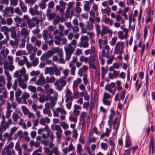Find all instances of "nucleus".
<instances>
[{
  "label": "nucleus",
  "mask_w": 155,
  "mask_h": 155,
  "mask_svg": "<svg viewBox=\"0 0 155 155\" xmlns=\"http://www.w3.org/2000/svg\"><path fill=\"white\" fill-rule=\"evenodd\" d=\"M39 63V60L38 58H35L32 61V64L34 66H35Z\"/></svg>",
  "instance_id": "864d4df0"
},
{
  "label": "nucleus",
  "mask_w": 155,
  "mask_h": 155,
  "mask_svg": "<svg viewBox=\"0 0 155 155\" xmlns=\"http://www.w3.org/2000/svg\"><path fill=\"white\" fill-rule=\"evenodd\" d=\"M40 73V71H33L30 72V74L31 76H37Z\"/></svg>",
  "instance_id": "0e129e2a"
},
{
  "label": "nucleus",
  "mask_w": 155,
  "mask_h": 155,
  "mask_svg": "<svg viewBox=\"0 0 155 155\" xmlns=\"http://www.w3.org/2000/svg\"><path fill=\"white\" fill-rule=\"evenodd\" d=\"M69 67L70 68V71L71 74L72 75H74L76 67L74 64L69 63Z\"/></svg>",
  "instance_id": "7c9ffc66"
},
{
  "label": "nucleus",
  "mask_w": 155,
  "mask_h": 155,
  "mask_svg": "<svg viewBox=\"0 0 155 155\" xmlns=\"http://www.w3.org/2000/svg\"><path fill=\"white\" fill-rule=\"evenodd\" d=\"M57 110L59 113H60L61 115H66V112L63 108L58 107Z\"/></svg>",
  "instance_id": "4d7b16f0"
},
{
  "label": "nucleus",
  "mask_w": 155,
  "mask_h": 155,
  "mask_svg": "<svg viewBox=\"0 0 155 155\" xmlns=\"http://www.w3.org/2000/svg\"><path fill=\"white\" fill-rule=\"evenodd\" d=\"M74 4L73 2H68V7L66 9V13L65 14V16L66 18H68L69 16L70 10L73 8Z\"/></svg>",
  "instance_id": "ddd939ff"
},
{
  "label": "nucleus",
  "mask_w": 155,
  "mask_h": 155,
  "mask_svg": "<svg viewBox=\"0 0 155 155\" xmlns=\"http://www.w3.org/2000/svg\"><path fill=\"white\" fill-rule=\"evenodd\" d=\"M93 27V25L92 23H91L88 21L87 22V26L86 27L87 29L91 30L92 29Z\"/></svg>",
  "instance_id": "6e6d98bb"
},
{
  "label": "nucleus",
  "mask_w": 155,
  "mask_h": 155,
  "mask_svg": "<svg viewBox=\"0 0 155 155\" xmlns=\"http://www.w3.org/2000/svg\"><path fill=\"white\" fill-rule=\"evenodd\" d=\"M41 149L42 147H40L38 149L35 150L34 151L32 155H41V153H38V152H41Z\"/></svg>",
  "instance_id": "603ef678"
},
{
  "label": "nucleus",
  "mask_w": 155,
  "mask_h": 155,
  "mask_svg": "<svg viewBox=\"0 0 155 155\" xmlns=\"http://www.w3.org/2000/svg\"><path fill=\"white\" fill-rule=\"evenodd\" d=\"M112 33L113 31L112 30L110 29L108 26L103 25L102 26V30L100 34V35H105L107 33L112 34Z\"/></svg>",
  "instance_id": "f8f14e48"
},
{
  "label": "nucleus",
  "mask_w": 155,
  "mask_h": 155,
  "mask_svg": "<svg viewBox=\"0 0 155 155\" xmlns=\"http://www.w3.org/2000/svg\"><path fill=\"white\" fill-rule=\"evenodd\" d=\"M82 151V147L81 144H77V152L78 153H81Z\"/></svg>",
  "instance_id": "5fc2aeb1"
},
{
  "label": "nucleus",
  "mask_w": 155,
  "mask_h": 155,
  "mask_svg": "<svg viewBox=\"0 0 155 155\" xmlns=\"http://www.w3.org/2000/svg\"><path fill=\"white\" fill-rule=\"evenodd\" d=\"M6 56L4 54V51L3 50L0 52V61H3L4 60L6 59Z\"/></svg>",
  "instance_id": "58836bf2"
},
{
  "label": "nucleus",
  "mask_w": 155,
  "mask_h": 155,
  "mask_svg": "<svg viewBox=\"0 0 155 155\" xmlns=\"http://www.w3.org/2000/svg\"><path fill=\"white\" fill-rule=\"evenodd\" d=\"M45 81L46 83H53L55 81V78L53 76L51 77L50 78L48 77H47L45 78Z\"/></svg>",
  "instance_id": "2f4dec72"
},
{
  "label": "nucleus",
  "mask_w": 155,
  "mask_h": 155,
  "mask_svg": "<svg viewBox=\"0 0 155 155\" xmlns=\"http://www.w3.org/2000/svg\"><path fill=\"white\" fill-rule=\"evenodd\" d=\"M26 72L25 68L23 67L19 71H17L14 74V78H17L18 79L22 78V76Z\"/></svg>",
  "instance_id": "0eeeda50"
},
{
  "label": "nucleus",
  "mask_w": 155,
  "mask_h": 155,
  "mask_svg": "<svg viewBox=\"0 0 155 155\" xmlns=\"http://www.w3.org/2000/svg\"><path fill=\"white\" fill-rule=\"evenodd\" d=\"M108 72L107 68H105L104 67H102L101 68V76L102 78H103Z\"/></svg>",
  "instance_id": "c756f323"
},
{
  "label": "nucleus",
  "mask_w": 155,
  "mask_h": 155,
  "mask_svg": "<svg viewBox=\"0 0 155 155\" xmlns=\"http://www.w3.org/2000/svg\"><path fill=\"white\" fill-rule=\"evenodd\" d=\"M86 115V113L85 112H82L80 116V120L82 121H84L85 120V118Z\"/></svg>",
  "instance_id": "680f3d73"
},
{
  "label": "nucleus",
  "mask_w": 155,
  "mask_h": 155,
  "mask_svg": "<svg viewBox=\"0 0 155 155\" xmlns=\"http://www.w3.org/2000/svg\"><path fill=\"white\" fill-rule=\"evenodd\" d=\"M48 31L47 30H45L43 31L42 36L44 40L46 41H48Z\"/></svg>",
  "instance_id": "f704fd0d"
},
{
  "label": "nucleus",
  "mask_w": 155,
  "mask_h": 155,
  "mask_svg": "<svg viewBox=\"0 0 155 155\" xmlns=\"http://www.w3.org/2000/svg\"><path fill=\"white\" fill-rule=\"evenodd\" d=\"M117 40V38L116 36H114L112 38L109 43L112 46H114Z\"/></svg>",
  "instance_id": "c03bdc74"
},
{
  "label": "nucleus",
  "mask_w": 155,
  "mask_h": 155,
  "mask_svg": "<svg viewBox=\"0 0 155 155\" xmlns=\"http://www.w3.org/2000/svg\"><path fill=\"white\" fill-rule=\"evenodd\" d=\"M57 98L55 97H52L50 98V102H47L45 104V108H50L53 109L55 104V101H56Z\"/></svg>",
  "instance_id": "6e6552de"
},
{
  "label": "nucleus",
  "mask_w": 155,
  "mask_h": 155,
  "mask_svg": "<svg viewBox=\"0 0 155 155\" xmlns=\"http://www.w3.org/2000/svg\"><path fill=\"white\" fill-rule=\"evenodd\" d=\"M76 47H73L70 44H68L64 47L65 52L73 54L75 49Z\"/></svg>",
  "instance_id": "f3484780"
},
{
  "label": "nucleus",
  "mask_w": 155,
  "mask_h": 155,
  "mask_svg": "<svg viewBox=\"0 0 155 155\" xmlns=\"http://www.w3.org/2000/svg\"><path fill=\"white\" fill-rule=\"evenodd\" d=\"M26 54V52L24 51L19 50L16 52L15 54L16 56H20Z\"/></svg>",
  "instance_id": "338daca9"
},
{
  "label": "nucleus",
  "mask_w": 155,
  "mask_h": 155,
  "mask_svg": "<svg viewBox=\"0 0 155 155\" xmlns=\"http://www.w3.org/2000/svg\"><path fill=\"white\" fill-rule=\"evenodd\" d=\"M79 60L81 61L84 62L86 63L88 61V58L84 57V56H81Z\"/></svg>",
  "instance_id": "3c124183"
},
{
  "label": "nucleus",
  "mask_w": 155,
  "mask_h": 155,
  "mask_svg": "<svg viewBox=\"0 0 155 155\" xmlns=\"http://www.w3.org/2000/svg\"><path fill=\"white\" fill-rule=\"evenodd\" d=\"M46 83L45 80L42 75L39 77L38 79L36 82V84L38 85L43 86Z\"/></svg>",
  "instance_id": "a211bd4d"
},
{
  "label": "nucleus",
  "mask_w": 155,
  "mask_h": 155,
  "mask_svg": "<svg viewBox=\"0 0 155 155\" xmlns=\"http://www.w3.org/2000/svg\"><path fill=\"white\" fill-rule=\"evenodd\" d=\"M43 113L45 114H47L49 117H51L52 116V114L50 110L48 108H46L43 109Z\"/></svg>",
  "instance_id": "c9c22d12"
},
{
  "label": "nucleus",
  "mask_w": 155,
  "mask_h": 155,
  "mask_svg": "<svg viewBox=\"0 0 155 155\" xmlns=\"http://www.w3.org/2000/svg\"><path fill=\"white\" fill-rule=\"evenodd\" d=\"M30 97V95L27 92H24L22 96V98L23 100V103L27 104V103L26 99Z\"/></svg>",
  "instance_id": "bb28decb"
},
{
  "label": "nucleus",
  "mask_w": 155,
  "mask_h": 155,
  "mask_svg": "<svg viewBox=\"0 0 155 155\" xmlns=\"http://www.w3.org/2000/svg\"><path fill=\"white\" fill-rule=\"evenodd\" d=\"M96 52L95 48L92 47L90 49L85 50L84 53L85 55H87L89 54H92Z\"/></svg>",
  "instance_id": "b1692460"
},
{
  "label": "nucleus",
  "mask_w": 155,
  "mask_h": 155,
  "mask_svg": "<svg viewBox=\"0 0 155 155\" xmlns=\"http://www.w3.org/2000/svg\"><path fill=\"white\" fill-rule=\"evenodd\" d=\"M60 124L63 128L64 130H67L69 128L68 124H66L64 121L61 122Z\"/></svg>",
  "instance_id": "de8ad7c7"
},
{
  "label": "nucleus",
  "mask_w": 155,
  "mask_h": 155,
  "mask_svg": "<svg viewBox=\"0 0 155 155\" xmlns=\"http://www.w3.org/2000/svg\"><path fill=\"white\" fill-rule=\"evenodd\" d=\"M101 149L106 150L108 149V145L107 143L102 142L101 144Z\"/></svg>",
  "instance_id": "8fccbe9b"
},
{
  "label": "nucleus",
  "mask_w": 155,
  "mask_h": 155,
  "mask_svg": "<svg viewBox=\"0 0 155 155\" xmlns=\"http://www.w3.org/2000/svg\"><path fill=\"white\" fill-rule=\"evenodd\" d=\"M24 81L22 78L18 79L19 86L24 89L27 87L26 83Z\"/></svg>",
  "instance_id": "393cba45"
},
{
  "label": "nucleus",
  "mask_w": 155,
  "mask_h": 155,
  "mask_svg": "<svg viewBox=\"0 0 155 155\" xmlns=\"http://www.w3.org/2000/svg\"><path fill=\"white\" fill-rule=\"evenodd\" d=\"M65 8V7L61 6L60 5H57L56 6V11H59L61 14H63Z\"/></svg>",
  "instance_id": "ea45409f"
},
{
  "label": "nucleus",
  "mask_w": 155,
  "mask_h": 155,
  "mask_svg": "<svg viewBox=\"0 0 155 155\" xmlns=\"http://www.w3.org/2000/svg\"><path fill=\"white\" fill-rule=\"evenodd\" d=\"M89 38L86 36H82L80 39V41L78 45V46L83 48H88L89 45L88 43Z\"/></svg>",
  "instance_id": "20e7f679"
},
{
  "label": "nucleus",
  "mask_w": 155,
  "mask_h": 155,
  "mask_svg": "<svg viewBox=\"0 0 155 155\" xmlns=\"http://www.w3.org/2000/svg\"><path fill=\"white\" fill-rule=\"evenodd\" d=\"M123 31L125 32L124 35L123 31H120L118 32V37L120 40H123L124 38L126 39L128 37V29L124 28L123 29Z\"/></svg>",
  "instance_id": "9d476101"
},
{
  "label": "nucleus",
  "mask_w": 155,
  "mask_h": 155,
  "mask_svg": "<svg viewBox=\"0 0 155 155\" xmlns=\"http://www.w3.org/2000/svg\"><path fill=\"white\" fill-rule=\"evenodd\" d=\"M39 6L41 8L44 9L46 8V3L42 1H41L39 4Z\"/></svg>",
  "instance_id": "69168bd1"
},
{
  "label": "nucleus",
  "mask_w": 155,
  "mask_h": 155,
  "mask_svg": "<svg viewBox=\"0 0 155 155\" xmlns=\"http://www.w3.org/2000/svg\"><path fill=\"white\" fill-rule=\"evenodd\" d=\"M115 84L114 82H111L110 84H107L105 87V89L111 93L112 95H114L115 93L116 90L115 89L113 91L112 88L115 86Z\"/></svg>",
  "instance_id": "9b49d317"
},
{
  "label": "nucleus",
  "mask_w": 155,
  "mask_h": 155,
  "mask_svg": "<svg viewBox=\"0 0 155 155\" xmlns=\"http://www.w3.org/2000/svg\"><path fill=\"white\" fill-rule=\"evenodd\" d=\"M0 31L1 32H3L4 35L6 36V39L8 40L9 39L8 28L5 26H2L0 28Z\"/></svg>",
  "instance_id": "4468645a"
},
{
  "label": "nucleus",
  "mask_w": 155,
  "mask_h": 155,
  "mask_svg": "<svg viewBox=\"0 0 155 155\" xmlns=\"http://www.w3.org/2000/svg\"><path fill=\"white\" fill-rule=\"evenodd\" d=\"M120 117H115L113 122L114 129L118 130L120 125Z\"/></svg>",
  "instance_id": "6ab92c4d"
},
{
  "label": "nucleus",
  "mask_w": 155,
  "mask_h": 155,
  "mask_svg": "<svg viewBox=\"0 0 155 155\" xmlns=\"http://www.w3.org/2000/svg\"><path fill=\"white\" fill-rule=\"evenodd\" d=\"M47 16L48 19L49 20L53 19L57 16L56 14L54 13H47Z\"/></svg>",
  "instance_id": "e433bc0d"
},
{
  "label": "nucleus",
  "mask_w": 155,
  "mask_h": 155,
  "mask_svg": "<svg viewBox=\"0 0 155 155\" xmlns=\"http://www.w3.org/2000/svg\"><path fill=\"white\" fill-rule=\"evenodd\" d=\"M2 118L0 125V132H4L9 128L10 125L12 124V121L11 118H9L7 121H5V117L4 115L2 116Z\"/></svg>",
  "instance_id": "f257e3e1"
},
{
  "label": "nucleus",
  "mask_w": 155,
  "mask_h": 155,
  "mask_svg": "<svg viewBox=\"0 0 155 155\" xmlns=\"http://www.w3.org/2000/svg\"><path fill=\"white\" fill-rule=\"evenodd\" d=\"M53 54L58 53L60 57H62L63 56V52L61 48H59L58 47H54L51 49Z\"/></svg>",
  "instance_id": "2eb2a0df"
},
{
  "label": "nucleus",
  "mask_w": 155,
  "mask_h": 155,
  "mask_svg": "<svg viewBox=\"0 0 155 155\" xmlns=\"http://www.w3.org/2000/svg\"><path fill=\"white\" fill-rule=\"evenodd\" d=\"M20 34L23 37V38L27 37L29 35V31H28V29L25 28H22L20 31Z\"/></svg>",
  "instance_id": "412c9836"
},
{
  "label": "nucleus",
  "mask_w": 155,
  "mask_h": 155,
  "mask_svg": "<svg viewBox=\"0 0 155 155\" xmlns=\"http://www.w3.org/2000/svg\"><path fill=\"white\" fill-rule=\"evenodd\" d=\"M51 128L53 131H57L56 132V137L58 139V140H60L61 138V135L62 130L60 125L55 124H52L51 126Z\"/></svg>",
  "instance_id": "7ed1b4c3"
},
{
  "label": "nucleus",
  "mask_w": 155,
  "mask_h": 155,
  "mask_svg": "<svg viewBox=\"0 0 155 155\" xmlns=\"http://www.w3.org/2000/svg\"><path fill=\"white\" fill-rule=\"evenodd\" d=\"M69 120L71 122H73L74 123H76L77 121V118L75 117L70 116L69 117Z\"/></svg>",
  "instance_id": "09e8293b"
},
{
  "label": "nucleus",
  "mask_w": 155,
  "mask_h": 155,
  "mask_svg": "<svg viewBox=\"0 0 155 155\" xmlns=\"http://www.w3.org/2000/svg\"><path fill=\"white\" fill-rule=\"evenodd\" d=\"M50 122V119L47 117L42 118L40 121V124L43 125H45L46 123H49Z\"/></svg>",
  "instance_id": "5701e85b"
},
{
  "label": "nucleus",
  "mask_w": 155,
  "mask_h": 155,
  "mask_svg": "<svg viewBox=\"0 0 155 155\" xmlns=\"http://www.w3.org/2000/svg\"><path fill=\"white\" fill-rule=\"evenodd\" d=\"M15 150L18 152L19 155H22V150L20 146L19 142L18 141L16 143L15 145Z\"/></svg>",
  "instance_id": "4be33fe9"
},
{
  "label": "nucleus",
  "mask_w": 155,
  "mask_h": 155,
  "mask_svg": "<svg viewBox=\"0 0 155 155\" xmlns=\"http://www.w3.org/2000/svg\"><path fill=\"white\" fill-rule=\"evenodd\" d=\"M81 79L80 78H78L76 80H74L73 85V88H75L79 84L81 83Z\"/></svg>",
  "instance_id": "cd10ccee"
},
{
  "label": "nucleus",
  "mask_w": 155,
  "mask_h": 155,
  "mask_svg": "<svg viewBox=\"0 0 155 155\" xmlns=\"http://www.w3.org/2000/svg\"><path fill=\"white\" fill-rule=\"evenodd\" d=\"M28 89L31 92L34 93L36 91L37 88L35 86L30 85L28 86Z\"/></svg>",
  "instance_id": "a18cd8bd"
},
{
  "label": "nucleus",
  "mask_w": 155,
  "mask_h": 155,
  "mask_svg": "<svg viewBox=\"0 0 155 155\" xmlns=\"http://www.w3.org/2000/svg\"><path fill=\"white\" fill-rule=\"evenodd\" d=\"M28 28L31 29L39 23V20L36 17L32 18L31 19H28L27 22Z\"/></svg>",
  "instance_id": "39448f33"
},
{
  "label": "nucleus",
  "mask_w": 155,
  "mask_h": 155,
  "mask_svg": "<svg viewBox=\"0 0 155 155\" xmlns=\"http://www.w3.org/2000/svg\"><path fill=\"white\" fill-rule=\"evenodd\" d=\"M109 59L107 60V64H111L113 60L115 59L114 56L112 55L111 57L109 58Z\"/></svg>",
  "instance_id": "13d9d810"
},
{
  "label": "nucleus",
  "mask_w": 155,
  "mask_h": 155,
  "mask_svg": "<svg viewBox=\"0 0 155 155\" xmlns=\"http://www.w3.org/2000/svg\"><path fill=\"white\" fill-rule=\"evenodd\" d=\"M54 69L52 67H46L45 69V74H49L51 75H52L54 73Z\"/></svg>",
  "instance_id": "aec40b11"
},
{
  "label": "nucleus",
  "mask_w": 155,
  "mask_h": 155,
  "mask_svg": "<svg viewBox=\"0 0 155 155\" xmlns=\"http://www.w3.org/2000/svg\"><path fill=\"white\" fill-rule=\"evenodd\" d=\"M89 64L92 63L93 64H96L98 62L97 54L96 52L92 54H91L88 58Z\"/></svg>",
  "instance_id": "423d86ee"
},
{
  "label": "nucleus",
  "mask_w": 155,
  "mask_h": 155,
  "mask_svg": "<svg viewBox=\"0 0 155 155\" xmlns=\"http://www.w3.org/2000/svg\"><path fill=\"white\" fill-rule=\"evenodd\" d=\"M38 5H35L33 8L31 7L29 8V11L32 16L41 15L42 12L38 10Z\"/></svg>",
  "instance_id": "1a4fd4ad"
},
{
  "label": "nucleus",
  "mask_w": 155,
  "mask_h": 155,
  "mask_svg": "<svg viewBox=\"0 0 155 155\" xmlns=\"http://www.w3.org/2000/svg\"><path fill=\"white\" fill-rule=\"evenodd\" d=\"M107 42L104 41L101 38H99L98 39V44L99 45V47L101 49L102 48L103 45L107 44Z\"/></svg>",
  "instance_id": "473e14b6"
},
{
  "label": "nucleus",
  "mask_w": 155,
  "mask_h": 155,
  "mask_svg": "<svg viewBox=\"0 0 155 155\" xmlns=\"http://www.w3.org/2000/svg\"><path fill=\"white\" fill-rule=\"evenodd\" d=\"M51 152L54 154L55 155H59L60 152L58 150V147H54L52 150Z\"/></svg>",
  "instance_id": "a19ab883"
},
{
  "label": "nucleus",
  "mask_w": 155,
  "mask_h": 155,
  "mask_svg": "<svg viewBox=\"0 0 155 155\" xmlns=\"http://www.w3.org/2000/svg\"><path fill=\"white\" fill-rule=\"evenodd\" d=\"M19 40V39H15V41L10 40V44L13 47H17Z\"/></svg>",
  "instance_id": "72a5a7b5"
},
{
  "label": "nucleus",
  "mask_w": 155,
  "mask_h": 155,
  "mask_svg": "<svg viewBox=\"0 0 155 155\" xmlns=\"http://www.w3.org/2000/svg\"><path fill=\"white\" fill-rule=\"evenodd\" d=\"M110 114L109 116V120L111 121L115 115V113L114 111L112 109H110Z\"/></svg>",
  "instance_id": "37998d69"
},
{
  "label": "nucleus",
  "mask_w": 155,
  "mask_h": 155,
  "mask_svg": "<svg viewBox=\"0 0 155 155\" xmlns=\"http://www.w3.org/2000/svg\"><path fill=\"white\" fill-rule=\"evenodd\" d=\"M62 37L61 35H55L54 37V42L55 44L56 45H60L61 44V41Z\"/></svg>",
  "instance_id": "a878e982"
},
{
  "label": "nucleus",
  "mask_w": 155,
  "mask_h": 155,
  "mask_svg": "<svg viewBox=\"0 0 155 155\" xmlns=\"http://www.w3.org/2000/svg\"><path fill=\"white\" fill-rule=\"evenodd\" d=\"M124 42L122 41H118L114 48V53L116 54H123L124 48Z\"/></svg>",
  "instance_id": "f03ea898"
},
{
  "label": "nucleus",
  "mask_w": 155,
  "mask_h": 155,
  "mask_svg": "<svg viewBox=\"0 0 155 155\" xmlns=\"http://www.w3.org/2000/svg\"><path fill=\"white\" fill-rule=\"evenodd\" d=\"M66 78L62 77L60 79V83L62 86H64L66 85Z\"/></svg>",
  "instance_id": "bf43d9fd"
},
{
  "label": "nucleus",
  "mask_w": 155,
  "mask_h": 155,
  "mask_svg": "<svg viewBox=\"0 0 155 155\" xmlns=\"http://www.w3.org/2000/svg\"><path fill=\"white\" fill-rule=\"evenodd\" d=\"M72 93L68 88L66 89L65 97L66 98L65 100L66 102H67L68 101H72L73 99V97L71 96Z\"/></svg>",
  "instance_id": "dca6fc26"
},
{
  "label": "nucleus",
  "mask_w": 155,
  "mask_h": 155,
  "mask_svg": "<svg viewBox=\"0 0 155 155\" xmlns=\"http://www.w3.org/2000/svg\"><path fill=\"white\" fill-rule=\"evenodd\" d=\"M89 2L87 1L85 2V4L84 5V9L85 11H88L90 10V4H89Z\"/></svg>",
  "instance_id": "49530a36"
},
{
  "label": "nucleus",
  "mask_w": 155,
  "mask_h": 155,
  "mask_svg": "<svg viewBox=\"0 0 155 155\" xmlns=\"http://www.w3.org/2000/svg\"><path fill=\"white\" fill-rule=\"evenodd\" d=\"M139 79H138L135 83V87L137 91H138L142 85V83L141 82L139 83Z\"/></svg>",
  "instance_id": "79ce46f5"
},
{
  "label": "nucleus",
  "mask_w": 155,
  "mask_h": 155,
  "mask_svg": "<svg viewBox=\"0 0 155 155\" xmlns=\"http://www.w3.org/2000/svg\"><path fill=\"white\" fill-rule=\"evenodd\" d=\"M12 118L15 124H16L19 118V117L18 114L13 112L12 116Z\"/></svg>",
  "instance_id": "c85d7f7f"
},
{
  "label": "nucleus",
  "mask_w": 155,
  "mask_h": 155,
  "mask_svg": "<svg viewBox=\"0 0 155 155\" xmlns=\"http://www.w3.org/2000/svg\"><path fill=\"white\" fill-rule=\"evenodd\" d=\"M85 149L87 151L89 155H94L95 154L93 153L91 151L89 146H86L85 147Z\"/></svg>",
  "instance_id": "774afa93"
},
{
  "label": "nucleus",
  "mask_w": 155,
  "mask_h": 155,
  "mask_svg": "<svg viewBox=\"0 0 155 155\" xmlns=\"http://www.w3.org/2000/svg\"><path fill=\"white\" fill-rule=\"evenodd\" d=\"M83 80L84 84L86 85L88 82V79L87 78V75L86 74H84Z\"/></svg>",
  "instance_id": "e2e57ef3"
},
{
  "label": "nucleus",
  "mask_w": 155,
  "mask_h": 155,
  "mask_svg": "<svg viewBox=\"0 0 155 155\" xmlns=\"http://www.w3.org/2000/svg\"><path fill=\"white\" fill-rule=\"evenodd\" d=\"M153 137H151L150 139V143L149 145V148H152V150H153L154 149V147L153 145Z\"/></svg>",
  "instance_id": "052dcab7"
},
{
  "label": "nucleus",
  "mask_w": 155,
  "mask_h": 155,
  "mask_svg": "<svg viewBox=\"0 0 155 155\" xmlns=\"http://www.w3.org/2000/svg\"><path fill=\"white\" fill-rule=\"evenodd\" d=\"M102 101L103 104L107 106H110L111 103L110 99L102 98Z\"/></svg>",
  "instance_id": "4c0bfd02"
}]
</instances>
